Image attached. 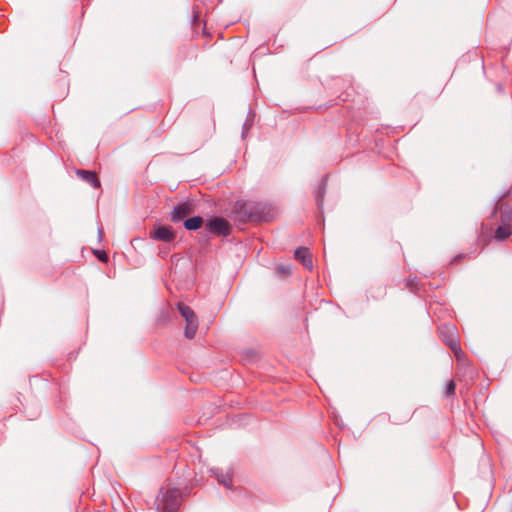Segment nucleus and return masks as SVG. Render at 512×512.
Returning <instances> with one entry per match:
<instances>
[{
	"mask_svg": "<svg viewBox=\"0 0 512 512\" xmlns=\"http://www.w3.org/2000/svg\"><path fill=\"white\" fill-rule=\"evenodd\" d=\"M512 234V226L510 224H504L497 228L495 232V238L497 240H505Z\"/></svg>",
	"mask_w": 512,
	"mask_h": 512,
	"instance_id": "nucleus-8",
	"label": "nucleus"
},
{
	"mask_svg": "<svg viewBox=\"0 0 512 512\" xmlns=\"http://www.w3.org/2000/svg\"><path fill=\"white\" fill-rule=\"evenodd\" d=\"M203 224V219L201 217H192L187 219L184 222V226L188 230H196L199 229Z\"/></svg>",
	"mask_w": 512,
	"mask_h": 512,
	"instance_id": "nucleus-9",
	"label": "nucleus"
},
{
	"mask_svg": "<svg viewBox=\"0 0 512 512\" xmlns=\"http://www.w3.org/2000/svg\"><path fill=\"white\" fill-rule=\"evenodd\" d=\"M77 175L95 188H98L100 186V181L95 172L87 170H78Z\"/></svg>",
	"mask_w": 512,
	"mask_h": 512,
	"instance_id": "nucleus-7",
	"label": "nucleus"
},
{
	"mask_svg": "<svg viewBox=\"0 0 512 512\" xmlns=\"http://www.w3.org/2000/svg\"><path fill=\"white\" fill-rule=\"evenodd\" d=\"M456 385L454 381H449L446 386V395L451 396L455 393Z\"/></svg>",
	"mask_w": 512,
	"mask_h": 512,
	"instance_id": "nucleus-10",
	"label": "nucleus"
},
{
	"mask_svg": "<svg viewBox=\"0 0 512 512\" xmlns=\"http://www.w3.org/2000/svg\"><path fill=\"white\" fill-rule=\"evenodd\" d=\"M178 310L181 316L185 319L186 325L184 334L187 338L192 339L198 329V320L194 313V311L187 305L183 303L178 304Z\"/></svg>",
	"mask_w": 512,
	"mask_h": 512,
	"instance_id": "nucleus-2",
	"label": "nucleus"
},
{
	"mask_svg": "<svg viewBox=\"0 0 512 512\" xmlns=\"http://www.w3.org/2000/svg\"><path fill=\"white\" fill-rule=\"evenodd\" d=\"M219 482L225 485L226 487H230L232 485V479L229 476L225 480H219Z\"/></svg>",
	"mask_w": 512,
	"mask_h": 512,
	"instance_id": "nucleus-11",
	"label": "nucleus"
},
{
	"mask_svg": "<svg viewBox=\"0 0 512 512\" xmlns=\"http://www.w3.org/2000/svg\"><path fill=\"white\" fill-rule=\"evenodd\" d=\"M193 212V207H192V204L191 203H188V202H185V203H181L179 205H177L173 212H172V217L171 219L173 221H180L182 220L184 217L188 216L189 214H191Z\"/></svg>",
	"mask_w": 512,
	"mask_h": 512,
	"instance_id": "nucleus-5",
	"label": "nucleus"
},
{
	"mask_svg": "<svg viewBox=\"0 0 512 512\" xmlns=\"http://www.w3.org/2000/svg\"><path fill=\"white\" fill-rule=\"evenodd\" d=\"M207 227L210 232L219 236H227L230 233L229 222L221 217L211 219L207 223Z\"/></svg>",
	"mask_w": 512,
	"mask_h": 512,
	"instance_id": "nucleus-3",
	"label": "nucleus"
},
{
	"mask_svg": "<svg viewBox=\"0 0 512 512\" xmlns=\"http://www.w3.org/2000/svg\"><path fill=\"white\" fill-rule=\"evenodd\" d=\"M180 492L176 488L164 486L156 498V512H176L179 507Z\"/></svg>",
	"mask_w": 512,
	"mask_h": 512,
	"instance_id": "nucleus-1",
	"label": "nucleus"
},
{
	"mask_svg": "<svg viewBox=\"0 0 512 512\" xmlns=\"http://www.w3.org/2000/svg\"><path fill=\"white\" fill-rule=\"evenodd\" d=\"M98 258L101 260V261H106L107 260V255L105 252H99L97 254Z\"/></svg>",
	"mask_w": 512,
	"mask_h": 512,
	"instance_id": "nucleus-12",
	"label": "nucleus"
},
{
	"mask_svg": "<svg viewBox=\"0 0 512 512\" xmlns=\"http://www.w3.org/2000/svg\"><path fill=\"white\" fill-rule=\"evenodd\" d=\"M295 258L300 261L306 268L311 269L313 266L312 257L307 248H298L295 251Z\"/></svg>",
	"mask_w": 512,
	"mask_h": 512,
	"instance_id": "nucleus-6",
	"label": "nucleus"
},
{
	"mask_svg": "<svg viewBox=\"0 0 512 512\" xmlns=\"http://www.w3.org/2000/svg\"><path fill=\"white\" fill-rule=\"evenodd\" d=\"M151 238L155 240L170 242L175 238V233L170 226H158L150 233Z\"/></svg>",
	"mask_w": 512,
	"mask_h": 512,
	"instance_id": "nucleus-4",
	"label": "nucleus"
}]
</instances>
